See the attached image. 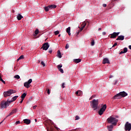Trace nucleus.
<instances>
[{
  "instance_id": "nucleus-1",
  "label": "nucleus",
  "mask_w": 131,
  "mask_h": 131,
  "mask_svg": "<svg viewBox=\"0 0 131 131\" xmlns=\"http://www.w3.org/2000/svg\"><path fill=\"white\" fill-rule=\"evenodd\" d=\"M127 96V93H126L125 92H121L115 95L113 98L115 100H116V99H121V98H124V97H126Z\"/></svg>"
},
{
  "instance_id": "nucleus-2",
  "label": "nucleus",
  "mask_w": 131,
  "mask_h": 131,
  "mask_svg": "<svg viewBox=\"0 0 131 131\" xmlns=\"http://www.w3.org/2000/svg\"><path fill=\"white\" fill-rule=\"evenodd\" d=\"M106 121L108 123H111L113 124V125H116L117 124V122H118V119H117L115 117L113 116H111L108 119H107Z\"/></svg>"
},
{
  "instance_id": "nucleus-3",
  "label": "nucleus",
  "mask_w": 131,
  "mask_h": 131,
  "mask_svg": "<svg viewBox=\"0 0 131 131\" xmlns=\"http://www.w3.org/2000/svg\"><path fill=\"white\" fill-rule=\"evenodd\" d=\"M16 92L15 90H9L7 92H4V96L5 98L7 97H10L12 94H15L16 93Z\"/></svg>"
},
{
  "instance_id": "nucleus-4",
  "label": "nucleus",
  "mask_w": 131,
  "mask_h": 131,
  "mask_svg": "<svg viewBox=\"0 0 131 131\" xmlns=\"http://www.w3.org/2000/svg\"><path fill=\"white\" fill-rule=\"evenodd\" d=\"M11 103L9 101V99H8L7 101H2L1 102V104L0 105L1 108V109H5V108H7L8 106L10 105V104Z\"/></svg>"
},
{
  "instance_id": "nucleus-5",
  "label": "nucleus",
  "mask_w": 131,
  "mask_h": 131,
  "mask_svg": "<svg viewBox=\"0 0 131 131\" xmlns=\"http://www.w3.org/2000/svg\"><path fill=\"white\" fill-rule=\"evenodd\" d=\"M92 108L94 110H97L98 109V105H99V100L93 99L92 101Z\"/></svg>"
},
{
  "instance_id": "nucleus-6",
  "label": "nucleus",
  "mask_w": 131,
  "mask_h": 131,
  "mask_svg": "<svg viewBox=\"0 0 131 131\" xmlns=\"http://www.w3.org/2000/svg\"><path fill=\"white\" fill-rule=\"evenodd\" d=\"M107 108V105L106 104H101V107L100 110L98 112L99 115H103V113L105 112Z\"/></svg>"
},
{
  "instance_id": "nucleus-7",
  "label": "nucleus",
  "mask_w": 131,
  "mask_h": 131,
  "mask_svg": "<svg viewBox=\"0 0 131 131\" xmlns=\"http://www.w3.org/2000/svg\"><path fill=\"white\" fill-rule=\"evenodd\" d=\"M124 129L126 131H130L131 129V124L128 122H126L125 126H124Z\"/></svg>"
},
{
  "instance_id": "nucleus-8",
  "label": "nucleus",
  "mask_w": 131,
  "mask_h": 131,
  "mask_svg": "<svg viewBox=\"0 0 131 131\" xmlns=\"http://www.w3.org/2000/svg\"><path fill=\"white\" fill-rule=\"evenodd\" d=\"M31 82H32V79H30L27 82L24 83V85L25 88H27V89H29V88H30V84Z\"/></svg>"
},
{
  "instance_id": "nucleus-9",
  "label": "nucleus",
  "mask_w": 131,
  "mask_h": 131,
  "mask_svg": "<svg viewBox=\"0 0 131 131\" xmlns=\"http://www.w3.org/2000/svg\"><path fill=\"white\" fill-rule=\"evenodd\" d=\"M50 48V45L48 42L45 43L41 47V49H43L44 51H47L48 49Z\"/></svg>"
},
{
  "instance_id": "nucleus-10",
  "label": "nucleus",
  "mask_w": 131,
  "mask_h": 131,
  "mask_svg": "<svg viewBox=\"0 0 131 131\" xmlns=\"http://www.w3.org/2000/svg\"><path fill=\"white\" fill-rule=\"evenodd\" d=\"M120 32H114L113 33L111 34V38H115L116 37L119 35Z\"/></svg>"
},
{
  "instance_id": "nucleus-11",
  "label": "nucleus",
  "mask_w": 131,
  "mask_h": 131,
  "mask_svg": "<svg viewBox=\"0 0 131 131\" xmlns=\"http://www.w3.org/2000/svg\"><path fill=\"white\" fill-rule=\"evenodd\" d=\"M15 113H17V108L12 110V112L6 117V118H8V117H9V116H11V115H13V114H15Z\"/></svg>"
},
{
  "instance_id": "nucleus-12",
  "label": "nucleus",
  "mask_w": 131,
  "mask_h": 131,
  "mask_svg": "<svg viewBox=\"0 0 131 131\" xmlns=\"http://www.w3.org/2000/svg\"><path fill=\"white\" fill-rule=\"evenodd\" d=\"M62 67V64L60 63V64L57 66V68L60 71V72H61V73H64V71L61 69Z\"/></svg>"
},
{
  "instance_id": "nucleus-13",
  "label": "nucleus",
  "mask_w": 131,
  "mask_h": 131,
  "mask_svg": "<svg viewBox=\"0 0 131 131\" xmlns=\"http://www.w3.org/2000/svg\"><path fill=\"white\" fill-rule=\"evenodd\" d=\"M103 64H110V61L108 58H104L102 62Z\"/></svg>"
},
{
  "instance_id": "nucleus-14",
  "label": "nucleus",
  "mask_w": 131,
  "mask_h": 131,
  "mask_svg": "<svg viewBox=\"0 0 131 131\" xmlns=\"http://www.w3.org/2000/svg\"><path fill=\"white\" fill-rule=\"evenodd\" d=\"M24 123H26V124H30L31 121L28 119H25L24 120Z\"/></svg>"
},
{
  "instance_id": "nucleus-15",
  "label": "nucleus",
  "mask_w": 131,
  "mask_h": 131,
  "mask_svg": "<svg viewBox=\"0 0 131 131\" xmlns=\"http://www.w3.org/2000/svg\"><path fill=\"white\" fill-rule=\"evenodd\" d=\"M123 39H124V36H123V35H120L116 39V40H123Z\"/></svg>"
},
{
  "instance_id": "nucleus-16",
  "label": "nucleus",
  "mask_w": 131,
  "mask_h": 131,
  "mask_svg": "<svg viewBox=\"0 0 131 131\" xmlns=\"http://www.w3.org/2000/svg\"><path fill=\"white\" fill-rule=\"evenodd\" d=\"M75 94L76 96H82V92L80 90H78L75 92Z\"/></svg>"
},
{
  "instance_id": "nucleus-17",
  "label": "nucleus",
  "mask_w": 131,
  "mask_h": 131,
  "mask_svg": "<svg viewBox=\"0 0 131 131\" xmlns=\"http://www.w3.org/2000/svg\"><path fill=\"white\" fill-rule=\"evenodd\" d=\"M19 96H15L13 97L11 100H9V103H12V102H14V101H16L17 100V98H18Z\"/></svg>"
},
{
  "instance_id": "nucleus-18",
  "label": "nucleus",
  "mask_w": 131,
  "mask_h": 131,
  "mask_svg": "<svg viewBox=\"0 0 131 131\" xmlns=\"http://www.w3.org/2000/svg\"><path fill=\"white\" fill-rule=\"evenodd\" d=\"M57 57L58 58H59V59H61L62 58V55H61V52L60 50H58L57 51Z\"/></svg>"
},
{
  "instance_id": "nucleus-19",
  "label": "nucleus",
  "mask_w": 131,
  "mask_h": 131,
  "mask_svg": "<svg viewBox=\"0 0 131 131\" xmlns=\"http://www.w3.org/2000/svg\"><path fill=\"white\" fill-rule=\"evenodd\" d=\"M67 33H68L69 35H71V33H70L71 31V28L70 27H69L68 28H67Z\"/></svg>"
},
{
  "instance_id": "nucleus-20",
  "label": "nucleus",
  "mask_w": 131,
  "mask_h": 131,
  "mask_svg": "<svg viewBox=\"0 0 131 131\" xmlns=\"http://www.w3.org/2000/svg\"><path fill=\"white\" fill-rule=\"evenodd\" d=\"M107 129L108 131H112V129H113V125L107 126Z\"/></svg>"
},
{
  "instance_id": "nucleus-21",
  "label": "nucleus",
  "mask_w": 131,
  "mask_h": 131,
  "mask_svg": "<svg viewBox=\"0 0 131 131\" xmlns=\"http://www.w3.org/2000/svg\"><path fill=\"white\" fill-rule=\"evenodd\" d=\"M49 7L50 8V10H52L53 9H56V8H57V6L55 5H49Z\"/></svg>"
},
{
  "instance_id": "nucleus-22",
  "label": "nucleus",
  "mask_w": 131,
  "mask_h": 131,
  "mask_svg": "<svg viewBox=\"0 0 131 131\" xmlns=\"http://www.w3.org/2000/svg\"><path fill=\"white\" fill-rule=\"evenodd\" d=\"M22 18H23V16H22V15L20 14H18L17 15V20H21V19H22Z\"/></svg>"
},
{
  "instance_id": "nucleus-23",
  "label": "nucleus",
  "mask_w": 131,
  "mask_h": 131,
  "mask_svg": "<svg viewBox=\"0 0 131 131\" xmlns=\"http://www.w3.org/2000/svg\"><path fill=\"white\" fill-rule=\"evenodd\" d=\"M44 10L45 11H46V12H49V10H51L50 8V5L47 7H45L44 8Z\"/></svg>"
},
{
  "instance_id": "nucleus-24",
  "label": "nucleus",
  "mask_w": 131,
  "mask_h": 131,
  "mask_svg": "<svg viewBox=\"0 0 131 131\" xmlns=\"http://www.w3.org/2000/svg\"><path fill=\"white\" fill-rule=\"evenodd\" d=\"M74 62L75 63H80V62H81V59H74Z\"/></svg>"
},
{
  "instance_id": "nucleus-25",
  "label": "nucleus",
  "mask_w": 131,
  "mask_h": 131,
  "mask_svg": "<svg viewBox=\"0 0 131 131\" xmlns=\"http://www.w3.org/2000/svg\"><path fill=\"white\" fill-rule=\"evenodd\" d=\"M39 32V31L38 30V29H36L35 31V34L34 35V36H36V35L38 34Z\"/></svg>"
},
{
  "instance_id": "nucleus-26",
  "label": "nucleus",
  "mask_w": 131,
  "mask_h": 131,
  "mask_svg": "<svg viewBox=\"0 0 131 131\" xmlns=\"http://www.w3.org/2000/svg\"><path fill=\"white\" fill-rule=\"evenodd\" d=\"M22 59H24V56L21 55L17 59V61H19V60H22Z\"/></svg>"
},
{
  "instance_id": "nucleus-27",
  "label": "nucleus",
  "mask_w": 131,
  "mask_h": 131,
  "mask_svg": "<svg viewBox=\"0 0 131 131\" xmlns=\"http://www.w3.org/2000/svg\"><path fill=\"white\" fill-rule=\"evenodd\" d=\"M26 95H27L26 93L23 94L21 95V99H24V98L26 97Z\"/></svg>"
},
{
  "instance_id": "nucleus-28",
  "label": "nucleus",
  "mask_w": 131,
  "mask_h": 131,
  "mask_svg": "<svg viewBox=\"0 0 131 131\" xmlns=\"http://www.w3.org/2000/svg\"><path fill=\"white\" fill-rule=\"evenodd\" d=\"M91 45L92 47L95 46V40H92Z\"/></svg>"
},
{
  "instance_id": "nucleus-29",
  "label": "nucleus",
  "mask_w": 131,
  "mask_h": 131,
  "mask_svg": "<svg viewBox=\"0 0 131 131\" xmlns=\"http://www.w3.org/2000/svg\"><path fill=\"white\" fill-rule=\"evenodd\" d=\"M14 78H16V79H19L20 76H19L18 75H16L14 76Z\"/></svg>"
},
{
  "instance_id": "nucleus-30",
  "label": "nucleus",
  "mask_w": 131,
  "mask_h": 131,
  "mask_svg": "<svg viewBox=\"0 0 131 131\" xmlns=\"http://www.w3.org/2000/svg\"><path fill=\"white\" fill-rule=\"evenodd\" d=\"M123 52L125 54L127 52V48H124L123 49Z\"/></svg>"
},
{
  "instance_id": "nucleus-31",
  "label": "nucleus",
  "mask_w": 131,
  "mask_h": 131,
  "mask_svg": "<svg viewBox=\"0 0 131 131\" xmlns=\"http://www.w3.org/2000/svg\"><path fill=\"white\" fill-rule=\"evenodd\" d=\"M60 33V32L59 31H56L55 32V35H58Z\"/></svg>"
},
{
  "instance_id": "nucleus-32",
  "label": "nucleus",
  "mask_w": 131,
  "mask_h": 131,
  "mask_svg": "<svg viewBox=\"0 0 131 131\" xmlns=\"http://www.w3.org/2000/svg\"><path fill=\"white\" fill-rule=\"evenodd\" d=\"M41 64H42L43 66V67H45V66H46V64L45 63V62L43 61L41 62Z\"/></svg>"
},
{
  "instance_id": "nucleus-33",
  "label": "nucleus",
  "mask_w": 131,
  "mask_h": 131,
  "mask_svg": "<svg viewBox=\"0 0 131 131\" xmlns=\"http://www.w3.org/2000/svg\"><path fill=\"white\" fill-rule=\"evenodd\" d=\"M0 81H2V82H3V83H4V84H6V82L3 79H1L0 80Z\"/></svg>"
},
{
  "instance_id": "nucleus-34",
  "label": "nucleus",
  "mask_w": 131,
  "mask_h": 131,
  "mask_svg": "<svg viewBox=\"0 0 131 131\" xmlns=\"http://www.w3.org/2000/svg\"><path fill=\"white\" fill-rule=\"evenodd\" d=\"M65 48L67 50V49H69V45L67 44Z\"/></svg>"
},
{
  "instance_id": "nucleus-35",
  "label": "nucleus",
  "mask_w": 131,
  "mask_h": 131,
  "mask_svg": "<svg viewBox=\"0 0 131 131\" xmlns=\"http://www.w3.org/2000/svg\"><path fill=\"white\" fill-rule=\"evenodd\" d=\"M75 118V120H78V119H79V117H78V116H76Z\"/></svg>"
},
{
  "instance_id": "nucleus-36",
  "label": "nucleus",
  "mask_w": 131,
  "mask_h": 131,
  "mask_svg": "<svg viewBox=\"0 0 131 131\" xmlns=\"http://www.w3.org/2000/svg\"><path fill=\"white\" fill-rule=\"evenodd\" d=\"M82 30H83V29H82V28L80 29V30L79 31V32H78V33H79V32H80L81 31H82Z\"/></svg>"
},
{
  "instance_id": "nucleus-37",
  "label": "nucleus",
  "mask_w": 131,
  "mask_h": 131,
  "mask_svg": "<svg viewBox=\"0 0 131 131\" xmlns=\"http://www.w3.org/2000/svg\"><path fill=\"white\" fill-rule=\"evenodd\" d=\"M62 87L63 89H64V88H65V83H62Z\"/></svg>"
},
{
  "instance_id": "nucleus-38",
  "label": "nucleus",
  "mask_w": 131,
  "mask_h": 131,
  "mask_svg": "<svg viewBox=\"0 0 131 131\" xmlns=\"http://www.w3.org/2000/svg\"><path fill=\"white\" fill-rule=\"evenodd\" d=\"M117 82H118V80H115V83H114L115 85L117 84Z\"/></svg>"
},
{
  "instance_id": "nucleus-39",
  "label": "nucleus",
  "mask_w": 131,
  "mask_h": 131,
  "mask_svg": "<svg viewBox=\"0 0 131 131\" xmlns=\"http://www.w3.org/2000/svg\"><path fill=\"white\" fill-rule=\"evenodd\" d=\"M24 100V99H23V98H21V101H20V104H22V103H23V101Z\"/></svg>"
},
{
  "instance_id": "nucleus-40",
  "label": "nucleus",
  "mask_w": 131,
  "mask_h": 131,
  "mask_svg": "<svg viewBox=\"0 0 131 131\" xmlns=\"http://www.w3.org/2000/svg\"><path fill=\"white\" fill-rule=\"evenodd\" d=\"M83 26H84L85 27V26H86V23H85V22L84 21L83 23Z\"/></svg>"
},
{
  "instance_id": "nucleus-41",
  "label": "nucleus",
  "mask_w": 131,
  "mask_h": 131,
  "mask_svg": "<svg viewBox=\"0 0 131 131\" xmlns=\"http://www.w3.org/2000/svg\"><path fill=\"white\" fill-rule=\"evenodd\" d=\"M116 46H117V43L115 42L114 45L113 46V48H114V47H116Z\"/></svg>"
},
{
  "instance_id": "nucleus-42",
  "label": "nucleus",
  "mask_w": 131,
  "mask_h": 131,
  "mask_svg": "<svg viewBox=\"0 0 131 131\" xmlns=\"http://www.w3.org/2000/svg\"><path fill=\"white\" fill-rule=\"evenodd\" d=\"M103 7L104 8H106V7H107V5H106V4H103Z\"/></svg>"
},
{
  "instance_id": "nucleus-43",
  "label": "nucleus",
  "mask_w": 131,
  "mask_h": 131,
  "mask_svg": "<svg viewBox=\"0 0 131 131\" xmlns=\"http://www.w3.org/2000/svg\"><path fill=\"white\" fill-rule=\"evenodd\" d=\"M122 54H125L124 51H121L120 52V55H122Z\"/></svg>"
},
{
  "instance_id": "nucleus-44",
  "label": "nucleus",
  "mask_w": 131,
  "mask_h": 131,
  "mask_svg": "<svg viewBox=\"0 0 131 131\" xmlns=\"http://www.w3.org/2000/svg\"><path fill=\"white\" fill-rule=\"evenodd\" d=\"M20 123V121H17L16 122V124H19Z\"/></svg>"
},
{
  "instance_id": "nucleus-45",
  "label": "nucleus",
  "mask_w": 131,
  "mask_h": 131,
  "mask_svg": "<svg viewBox=\"0 0 131 131\" xmlns=\"http://www.w3.org/2000/svg\"><path fill=\"white\" fill-rule=\"evenodd\" d=\"M52 52H53L52 50L50 49L49 50V53H50V54H52Z\"/></svg>"
},
{
  "instance_id": "nucleus-46",
  "label": "nucleus",
  "mask_w": 131,
  "mask_h": 131,
  "mask_svg": "<svg viewBox=\"0 0 131 131\" xmlns=\"http://www.w3.org/2000/svg\"><path fill=\"white\" fill-rule=\"evenodd\" d=\"M36 107H37V105H34V106H33V109H36Z\"/></svg>"
},
{
  "instance_id": "nucleus-47",
  "label": "nucleus",
  "mask_w": 131,
  "mask_h": 131,
  "mask_svg": "<svg viewBox=\"0 0 131 131\" xmlns=\"http://www.w3.org/2000/svg\"><path fill=\"white\" fill-rule=\"evenodd\" d=\"M47 93H48V95H50V90L49 89L48 90Z\"/></svg>"
},
{
  "instance_id": "nucleus-48",
  "label": "nucleus",
  "mask_w": 131,
  "mask_h": 131,
  "mask_svg": "<svg viewBox=\"0 0 131 131\" xmlns=\"http://www.w3.org/2000/svg\"><path fill=\"white\" fill-rule=\"evenodd\" d=\"M106 33L105 32H102V35H105Z\"/></svg>"
},
{
  "instance_id": "nucleus-49",
  "label": "nucleus",
  "mask_w": 131,
  "mask_h": 131,
  "mask_svg": "<svg viewBox=\"0 0 131 131\" xmlns=\"http://www.w3.org/2000/svg\"><path fill=\"white\" fill-rule=\"evenodd\" d=\"M114 77L113 75H111L110 76L109 78H112V77Z\"/></svg>"
},
{
  "instance_id": "nucleus-50",
  "label": "nucleus",
  "mask_w": 131,
  "mask_h": 131,
  "mask_svg": "<svg viewBox=\"0 0 131 131\" xmlns=\"http://www.w3.org/2000/svg\"><path fill=\"white\" fill-rule=\"evenodd\" d=\"M6 118H5L4 119V120H3L1 122H0V124H2V123H3V122H4V121L5 120V119H6Z\"/></svg>"
},
{
  "instance_id": "nucleus-51",
  "label": "nucleus",
  "mask_w": 131,
  "mask_h": 131,
  "mask_svg": "<svg viewBox=\"0 0 131 131\" xmlns=\"http://www.w3.org/2000/svg\"><path fill=\"white\" fill-rule=\"evenodd\" d=\"M100 30H102V28H99L98 29V31H100Z\"/></svg>"
},
{
  "instance_id": "nucleus-52",
  "label": "nucleus",
  "mask_w": 131,
  "mask_h": 131,
  "mask_svg": "<svg viewBox=\"0 0 131 131\" xmlns=\"http://www.w3.org/2000/svg\"><path fill=\"white\" fill-rule=\"evenodd\" d=\"M128 48H129V49L130 50H131V45H129V47H128Z\"/></svg>"
},
{
  "instance_id": "nucleus-53",
  "label": "nucleus",
  "mask_w": 131,
  "mask_h": 131,
  "mask_svg": "<svg viewBox=\"0 0 131 131\" xmlns=\"http://www.w3.org/2000/svg\"><path fill=\"white\" fill-rule=\"evenodd\" d=\"M84 27H85L84 26H83L82 27V29H83V28H84Z\"/></svg>"
},
{
  "instance_id": "nucleus-54",
  "label": "nucleus",
  "mask_w": 131,
  "mask_h": 131,
  "mask_svg": "<svg viewBox=\"0 0 131 131\" xmlns=\"http://www.w3.org/2000/svg\"><path fill=\"white\" fill-rule=\"evenodd\" d=\"M84 27H85L84 26H83L82 27V29H83V28H84Z\"/></svg>"
},
{
  "instance_id": "nucleus-55",
  "label": "nucleus",
  "mask_w": 131,
  "mask_h": 131,
  "mask_svg": "<svg viewBox=\"0 0 131 131\" xmlns=\"http://www.w3.org/2000/svg\"><path fill=\"white\" fill-rule=\"evenodd\" d=\"M61 36V34L58 35V37H60Z\"/></svg>"
},
{
  "instance_id": "nucleus-56",
  "label": "nucleus",
  "mask_w": 131,
  "mask_h": 131,
  "mask_svg": "<svg viewBox=\"0 0 131 131\" xmlns=\"http://www.w3.org/2000/svg\"><path fill=\"white\" fill-rule=\"evenodd\" d=\"M35 122H36V121H37V120L35 119Z\"/></svg>"
},
{
  "instance_id": "nucleus-57",
  "label": "nucleus",
  "mask_w": 131,
  "mask_h": 131,
  "mask_svg": "<svg viewBox=\"0 0 131 131\" xmlns=\"http://www.w3.org/2000/svg\"><path fill=\"white\" fill-rule=\"evenodd\" d=\"M55 128H57V129H58V127H57L56 126H55Z\"/></svg>"
}]
</instances>
